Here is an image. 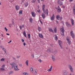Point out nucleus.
<instances>
[{"instance_id": "f257e3e1", "label": "nucleus", "mask_w": 75, "mask_h": 75, "mask_svg": "<svg viewBox=\"0 0 75 75\" xmlns=\"http://www.w3.org/2000/svg\"><path fill=\"white\" fill-rule=\"evenodd\" d=\"M10 64L12 66V68H14V70L15 71H18V70H19L18 69L17 64H15L14 62L11 63Z\"/></svg>"}, {"instance_id": "f03ea898", "label": "nucleus", "mask_w": 75, "mask_h": 75, "mask_svg": "<svg viewBox=\"0 0 75 75\" xmlns=\"http://www.w3.org/2000/svg\"><path fill=\"white\" fill-rule=\"evenodd\" d=\"M42 10L43 11V12L45 14H46L47 15H48V9H46L45 11H44V8H45V5H43L42 6Z\"/></svg>"}, {"instance_id": "7ed1b4c3", "label": "nucleus", "mask_w": 75, "mask_h": 75, "mask_svg": "<svg viewBox=\"0 0 75 75\" xmlns=\"http://www.w3.org/2000/svg\"><path fill=\"white\" fill-rule=\"evenodd\" d=\"M69 74L68 71L66 70H64L63 71V75H68Z\"/></svg>"}, {"instance_id": "20e7f679", "label": "nucleus", "mask_w": 75, "mask_h": 75, "mask_svg": "<svg viewBox=\"0 0 75 75\" xmlns=\"http://www.w3.org/2000/svg\"><path fill=\"white\" fill-rule=\"evenodd\" d=\"M60 30L62 33L61 34V35L64 36V32H65V30L63 28H61Z\"/></svg>"}, {"instance_id": "39448f33", "label": "nucleus", "mask_w": 75, "mask_h": 75, "mask_svg": "<svg viewBox=\"0 0 75 75\" xmlns=\"http://www.w3.org/2000/svg\"><path fill=\"white\" fill-rule=\"evenodd\" d=\"M56 18H57V20H62V17H60V16H59V15H57L56 16Z\"/></svg>"}, {"instance_id": "423d86ee", "label": "nucleus", "mask_w": 75, "mask_h": 75, "mask_svg": "<svg viewBox=\"0 0 75 75\" xmlns=\"http://www.w3.org/2000/svg\"><path fill=\"white\" fill-rule=\"evenodd\" d=\"M61 43H62V42L60 40H58L59 45L60 48H62H62H63V47H62V46L61 45Z\"/></svg>"}, {"instance_id": "0eeeda50", "label": "nucleus", "mask_w": 75, "mask_h": 75, "mask_svg": "<svg viewBox=\"0 0 75 75\" xmlns=\"http://www.w3.org/2000/svg\"><path fill=\"white\" fill-rule=\"evenodd\" d=\"M57 3L58 4H59L60 6H62L63 5V2L60 0L58 1Z\"/></svg>"}, {"instance_id": "6e6552de", "label": "nucleus", "mask_w": 75, "mask_h": 75, "mask_svg": "<svg viewBox=\"0 0 75 75\" xmlns=\"http://www.w3.org/2000/svg\"><path fill=\"white\" fill-rule=\"evenodd\" d=\"M66 25L67 27H71V25L69 22H67L66 23Z\"/></svg>"}, {"instance_id": "1a4fd4ad", "label": "nucleus", "mask_w": 75, "mask_h": 75, "mask_svg": "<svg viewBox=\"0 0 75 75\" xmlns=\"http://www.w3.org/2000/svg\"><path fill=\"white\" fill-rule=\"evenodd\" d=\"M68 67L69 68L71 72H73V69H72V66H71L70 65H68Z\"/></svg>"}, {"instance_id": "9d476101", "label": "nucleus", "mask_w": 75, "mask_h": 75, "mask_svg": "<svg viewBox=\"0 0 75 75\" xmlns=\"http://www.w3.org/2000/svg\"><path fill=\"white\" fill-rule=\"evenodd\" d=\"M70 35L73 38H74V33H73V31H72V30L71 31Z\"/></svg>"}, {"instance_id": "9b49d317", "label": "nucleus", "mask_w": 75, "mask_h": 75, "mask_svg": "<svg viewBox=\"0 0 75 75\" xmlns=\"http://www.w3.org/2000/svg\"><path fill=\"white\" fill-rule=\"evenodd\" d=\"M15 8L16 10H18L19 8H20V7L18 5H16L15 6Z\"/></svg>"}, {"instance_id": "f8f14e48", "label": "nucleus", "mask_w": 75, "mask_h": 75, "mask_svg": "<svg viewBox=\"0 0 75 75\" xmlns=\"http://www.w3.org/2000/svg\"><path fill=\"white\" fill-rule=\"evenodd\" d=\"M66 40L67 41V42L69 45L71 44V40H70L68 39V38H67Z\"/></svg>"}, {"instance_id": "ddd939ff", "label": "nucleus", "mask_w": 75, "mask_h": 75, "mask_svg": "<svg viewBox=\"0 0 75 75\" xmlns=\"http://www.w3.org/2000/svg\"><path fill=\"white\" fill-rule=\"evenodd\" d=\"M54 18H55V16L53 14L52 17H51L50 20H54Z\"/></svg>"}, {"instance_id": "4468645a", "label": "nucleus", "mask_w": 75, "mask_h": 75, "mask_svg": "<svg viewBox=\"0 0 75 75\" xmlns=\"http://www.w3.org/2000/svg\"><path fill=\"white\" fill-rule=\"evenodd\" d=\"M71 21L72 25H74V20L72 19H71Z\"/></svg>"}, {"instance_id": "2eb2a0df", "label": "nucleus", "mask_w": 75, "mask_h": 75, "mask_svg": "<svg viewBox=\"0 0 75 75\" xmlns=\"http://www.w3.org/2000/svg\"><path fill=\"white\" fill-rule=\"evenodd\" d=\"M39 36L40 38H44V37H43V36L41 34L39 33Z\"/></svg>"}, {"instance_id": "dca6fc26", "label": "nucleus", "mask_w": 75, "mask_h": 75, "mask_svg": "<svg viewBox=\"0 0 75 75\" xmlns=\"http://www.w3.org/2000/svg\"><path fill=\"white\" fill-rule=\"evenodd\" d=\"M31 14L33 17H35V13L34 12H31Z\"/></svg>"}, {"instance_id": "f3484780", "label": "nucleus", "mask_w": 75, "mask_h": 75, "mask_svg": "<svg viewBox=\"0 0 75 75\" xmlns=\"http://www.w3.org/2000/svg\"><path fill=\"white\" fill-rule=\"evenodd\" d=\"M12 23L13 25H15V23H14V20L13 19L12 20Z\"/></svg>"}, {"instance_id": "a211bd4d", "label": "nucleus", "mask_w": 75, "mask_h": 75, "mask_svg": "<svg viewBox=\"0 0 75 75\" xmlns=\"http://www.w3.org/2000/svg\"><path fill=\"white\" fill-rule=\"evenodd\" d=\"M52 66H51L50 68L47 70V71L48 72H50V71H52Z\"/></svg>"}, {"instance_id": "6ab92c4d", "label": "nucleus", "mask_w": 75, "mask_h": 75, "mask_svg": "<svg viewBox=\"0 0 75 75\" xmlns=\"http://www.w3.org/2000/svg\"><path fill=\"white\" fill-rule=\"evenodd\" d=\"M25 63L26 66H28V60L26 61Z\"/></svg>"}, {"instance_id": "aec40b11", "label": "nucleus", "mask_w": 75, "mask_h": 75, "mask_svg": "<svg viewBox=\"0 0 75 75\" xmlns=\"http://www.w3.org/2000/svg\"><path fill=\"white\" fill-rule=\"evenodd\" d=\"M54 36L55 40H56V41H57V40H58V37H57V36L56 35H55Z\"/></svg>"}, {"instance_id": "412c9836", "label": "nucleus", "mask_w": 75, "mask_h": 75, "mask_svg": "<svg viewBox=\"0 0 75 75\" xmlns=\"http://www.w3.org/2000/svg\"><path fill=\"white\" fill-rule=\"evenodd\" d=\"M23 35H24V36H25V37H26V38H27V36H26V33H25V31H24L23 33Z\"/></svg>"}, {"instance_id": "4be33fe9", "label": "nucleus", "mask_w": 75, "mask_h": 75, "mask_svg": "<svg viewBox=\"0 0 75 75\" xmlns=\"http://www.w3.org/2000/svg\"><path fill=\"white\" fill-rule=\"evenodd\" d=\"M49 31H50V32H52V33H54V31L53 30H52V28H49Z\"/></svg>"}, {"instance_id": "5701e85b", "label": "nucleus", "mask_w": 75, "mask_h": 75, "mask_svg": "<svg viewBox=\"0 0 75 75\" xmlns=\"http://www.w3.org/2000/svg\"><path fill=\"white\" fill-rule=\"evenodd\" d=\"M25 7H27V6H28V2H25Z\"/></svg>"}, {"instance_id": "b1692460", "label": "nucleus", "mask_w": 75, "mask_h": 75, "mask_svg": "<svg viewBox=\"0 0 75 75\" xmlns=\"http://www.w3.org/2000/svg\"><path fill=\"white\" fill-rule=\"evenodd\" d=\"M42 17L43 18H45V15L44 13H42Z\"/></svg>"}, {"instance_id": "393cba45", "label": "nucleus", "mask_w": 75, "mask_h": 75, "mask_svg": "<svg viewBox=\"0 0 75 75\" xmlns=\"http://www.w3.org/2000/svg\"><path fill=\"white\" fill-rule=\"evenodd\" d=\"M23 75H29V74L28 73L23 72Z\"/></svg>"}, {"instance_id": "a878e982", "label": "nucleus", "mask_w": 75, "mask_h": 75, "mask_svg": "<svg viewBox=\"0 0 75 75\" xmlns=\"http://www.w3.org/2000/svg\"><path fill=\"white\" fill-rule=\"evenodd\" d=\"M57 11L58 12V13H60V12H61V8H58L57 10Z\"/></svg>"}, {"instance_id": "bb28decb", "label": "nucleus", "mask_w": 75, "mask_h": 75, "mask_svg": "<svg viewBox=\"0 0 75 75\" xmlns=\"http://www.w3.org/2000/svg\"><path fill=\"white\" fill-rule=\"evenodd\" d=\"M30 21V23H33V19L31 18H30L29 19Z\"/></svg>"}, {"instance_id": "cd10ccee", "label": "nucleus", "mask_w": 75, "mask_h": 75, "mask_svg": "<svg viewBox=\"0 0 75 75\" xmlns=\"http://www.w3.org/2000/svg\"><path fill=\"white\" fill-rule=\"evenodd\" d=\"M52 58L53 61H55V57H54V56H52Z\"/></svg>"}, {"instance_id": "c85d7f7f", "label": "nucleus", "mask_w": 75, "mask_h": 75, "mask_svg": "<svg viewBox=\"0 0 75 75\" xmlns=\"http://www.w3.org/2000/svg\"><path fill=\"white\" fill-rule=\"evenodd\" d=\"M30 70L31 72L32 73H33V68L32 67H30Z\"/></svg>"}, {"instance_id": "c756f323", "label": "nucleus", "mask_w": 75, "mask_h": 75, "mask_svg": "<svg viewBox=\"0 0 75 75\" xmlns=\"http://www.w3.org/2000/svg\"><path fill=\"white\" fill-rule=\"evenodd\" d=\"M8 25H9V27L10 28H11V27H13V25H12V24L11 23L9 24Z\"/></svg>"}, {"instance_id": "7c9ffc66", "label": "nucleus", "mask_w": 75, "mask_h": 75, "mask_svg": "<svg viewBox=\"0 0 75 75\" xmlns=\"http://www.w3.org/2000/svg\"><path fill=\"white\" fill-rule=\"evenodd\" d=\"M4 70H5L3 68H1L0 69V71H4Z\"/></svg>"}, {"instance_id": "2f4dec72", "label": "nucleus", "mask_w": 75, "mask_h": 75, "mask_svg": "<svg viewBox=\"0 0 75 75\" xmlns=\"http://www.w3.org/2000/svg\"><path fill=\"white\" fill-rule=\"evenodd\" d=\"M24 25H21L20 26V28H24Z\"/></svg>"}, {"instance_id": "473e14b6", "label": "nucleus", "mask_w": 75, "mask_h": 75, "mask_svg": "<svg viewBox=\"0 0 75 75\" xmlns=\"http://www.w3.org/2000/svg\"><path fill=\"white\" fill-rule=\"evenodd\" d=\"M51 50H50V48H49L47 50V52H51Z\"/></svg>"}, {"instance_id": "72a5a7b5", "label": "nucleus", "mask_w": 75, "mask_h": 75, "mask_svg": "<svg viewBox=\"0 0 75 75\" xmlns=\"http://www.w3.org/2000/svg\"><path fill=\"white\" fill-rule=\"evenodd\" d=\"M28 38H30V34H28Z\"/></svg>"}, {"instance_id": "f704fd0d", "label": "nucleus", "mask_w": 75, "mask_h": 75, "mask_svg": "<svg viewBox=\"0 0 75 75\" xmlns=\"http://www.w3.org/2000/svg\"><path fill=\"white\" fill-rule=\"evenodd\" d=\"M13 74V71H11L9 73V75H10V74Z\"/></svg>"}, {"instance_id": "c9c22d12", "label": "nucleus", "mask_w": 75, "mask_h": 75, "mask_svg": "<svg viewBox=\"0 0 75 75\" xmlns=\"http://www.w3.org/2000/svg\"><path fill=\"white\" fill-rule=\"evenodd\" d=\"M22 12H23V11H22L20 10L19 12V13L20 14H22Z\"/></svg>"}, {"instance_id": "e433bc0d", "label": "nucleus", "mask_w": 75, "mask_h": 75, "mask_svg": "<svg viewBox=\"0 0 75 75\" xmlns=\"http://www.w3.org/2000/svg\"><path fill=\"white\" fill-rule=\"evenodd\" d=\"M31 57H32V59H33L34 57V54H32Z\"/></svg>"}, {"instance_id": "4c0bfd02", "label": "nucleus", "mask_w": 75, "mask_h": 75, "mask_svg": "<svg viewBox=\"0 0 75 75\" xmlns=\"http://www.w3.org/2000/svg\"><path fill=\"white\" fill-rule=\"evenodd\" d=\"M35 2V0H32V1H31L32 3H34Z\"/></svg>"}, {"instance_id": "58836bf2", "label": "nucleus", "mask_w": 75, "mask_h": 75, "mask_svg": "<svg viewBox=\"0 0 75 75\" xmlns=\"http://www.w3.org/2000/svg\"><path fill=\"white\" fill-rule=\"evenodd\" d=\"M73 11L74 14V15H75V9H73Z\"/></svg>"}, {"instance_id": "ea45409f", "label": "nucleus", "mask_w": 75, "mask_h": 75, "mask_svg": "<svg viewBox=\"0 0 75 75\" xmlns=\"http://www.w3.org/2000/svg\"><path fill=\"white\" fill-rule=\"evenodd\" d=\"M4 61V58H2L1 59V61Z\"/></svg>"}, {"instance_id": "a19ab883", "label": "nucleus", "mask_w": 75, "mask_h": 75, "mask_svg": "<svg viewBox=\"0 0 75 75\" xmlns=\"http://www.w3.org/2000/svg\"><path fill=\"white\" fill-rule=\"evenodd\" d=\"M54 33H57V29L55 28L54 29Z\"/></svg>"}, {"instance_id": "79ce46f5", "label": "nucleus", "mask_w": 75, "mask_h": 75, "mask_svg": "<svg viewBox=\"0 0 75 75\" xmlns=\"http://www.w3.org/2000/svg\"><path fill=\"white\" fill-rule=\"evenodd\" d=\"M38 30L39 31H41V28H38Z\"/></svg>"}, {"instance_id": "37998d69", "label": "nucleus", "mask_w": 75, "mask_h": 75, "mask_svg": "<svg viewBox=\"0 0 75 75\" xmlns=\"http://www.w3.org/2000/svg\"><path fill=\"white\" fill-rule=\"evenodd\" d=\"M57 52V51L55 50L54 51V54H56Z\"/></svg>"}, {"instance_id": "c03bdc74", "label": "nucleus", "mask_w": 75, "mask_h": 75, "mask_svg": "<svg viewBox=\"0 0 75 75\" xmlns=\"http://www.w3.org/2000/svg\"><path fill=\"white\" fill-rule=\"evenodd\" d=\"M20 56H17L16 57V58H17V59H18V58H20Z\"/></svg>"}, {"instance_id": "a18cd8bd", "label": "nucleus", "mask_w": 75, "mask_h": 75, "mask_svg": "<svg viewBox=\"0 0 75 75\" xmlns=\"http://www.w3.org/2000/svg\"><path fill=\"white\" fill-rule=\"evenodd\" d=\"M12 58L13 59V60H14V61H16V58L15 57H13Z\"/></svg>"}, {"instance_id": "49530a36", "label": "nucleus", "mask_w": 75, "mask_h": 75, "mask_svg": "<svg viewBox=\"0 0 75 75\" xmlns=\"http://www.w3.org/2000/svg\"><path fill=\"white\" fill-rule=\"evenodd\" d=\"M15 31H18V29L16 28L15 29Z\"/></svg>"}, {"instance_id": "de8ad7c7", "label": "nucleus", "mask_w": 75, "mask_h": 75, "mask_svg": "<svg viewBox=\"0 0 75 75\" xmlns=\"http://www.w3.org/2000/svg\"><path fill=\"white\" fill-rule=\"evenodd\" d=\"M37 11H38V13H40L41 12V11H40V9H39Z\"/></svg>"}, {"instance_id": "09e8293b", "label": "nucleus", "mask_w": 75, "mask_h": 75, "mask_svg": "<svg viewBox=\"0 0 75 75\" xmlns=\"http://www.w3.org/2000/svg\"><path fill=\"white\" fill-rule=\"evenodd\" d=\"M38 61H39L40 62H41V59H39Z\"/></svg>"}, {"instance_id": "8fccbe9b", "label": "nucleus", "mask_w": 75, "mask_h": 75, "mask_svg": "<svg viewBox=\"0 0 75 75\" xmlns=\"http://www.w3.org/2000/svg\"><path fill=\"white\" fill-rule=\"evenodd\" d=\"M2 50L3 51H6V49H5V48L4 47V48H3L2 49Z\"/></svg>"}, {"instance_id": "3c124183", "label": "nucleus", "mask_w": 75, "mask_h": 75, "mask_svg": "<svg viewBox=\"0 0 75 75\" xmlns=\"http://www.w3.org/2000/svg\"><path fill=\"white\" fill-rule=\"evenodd\" d=\"M40 23H41V24H42V22L41 21V20H40Z\"/></svg>"}, {"instance_id": "603ef678", "label": "nucleus", "mask_w": 75, "mask_h": 75, "mask_svg": "<svg viewBox=\"0 0 75 75\" xmlns=\"http://www.w3.org/2000/svg\"><path fill=\"white\" fill-rule=\"evenodd\" d=\"M25 45H26V43H25V42H24L23 43V45L24 46H25Z\"/></svg>"}, {"instance_id": "864d4df0", "label": "nucleus", "mask_w": 75, "mask_h": 75, "mask_svg": "<svg viewBox=\"0 0 75 75\" xmlns=\"http://www.w3.org/2000/svg\"><path fill=\"white\" fill-rule=\"evenodd\" d=\"M21 41H22V42H24V39H22L21 40Z\"/></svg>"}, {"instance_id": "5fc2aeb1", "label": "nucleus", "mask_w": 75, "mask_h": 75, "mask_svg": "<svg viewBox=\"0 0 75 75\" xmlns=\"http://www.w3.org/2000/svg\"><path fill=\"white\" fill-rule=\"evenodd\" d=\"M5 67V65L4 64L2 67V68H4V67Z\"/></svg>"}, {"instance_id": "6e6d98bb", "label": "nucleus", "mask_w": 75, "mask_h": 75, "mask_svg": "<svg viewBox=\"0 0 75 75\" xmlns=\"http://www.w3.org/2000/svg\"><path fill=\"white\" fill-rule=\"evenodd\" d=\"M62 23L63 24V25H64V22L63 21H62Z\"/></svg>"}, {"instance_id": "4d7b16f0", "label": "nucleus", "mask_w": 75, "mask_h": 75, "mask_svg": "<svg viewBox=\"0 0 75 75\" xmlns=\"http://www.w3.org/2000/svg\"><path fill=\"white\" fill-rule=\"evenodd\" d=\"M1 48H2V49L4 48V47H3V46H1Z\"/></svg>"}, {"instance_id": "13d9d810", "label": "nucleus", "mask_w": 75, "mask_h": 75, "mask_svg": "<svg viewBox=\"0 0 75 75\" xmlns=\"http://www.w3.org/2000/svg\"><path fill=\"white\" fill-rule=\"evenodd\" d=\"M62 7L63 8H65V6H62Z\"/></svg>"}, {"instance_id": "bf43d9fd", "label": "nucleus", "mask_w": 75, "mask_h": 75, "mask_svg": "<svg viewBox=\"0 0 75 75\" xmlns=\"http://www.w3.org/2000/svg\"><path fill=\"white\" fill-rule=\"evenodd\" d=\"M5 30H6V31L7 32V28H5Z\"/></svg>"}, {"instance_id": "052dcab7", "label": "nucleus", "mask_w": 75, "mask_h": 75, "mask_svg": "<svg viewBox=\"0 0 75 75\" xmlns=\"http://www.w3.org/2000/svg\"><path fill=\"white\" fill-rule=\"evenodd\" d=\"M10 42H11V40H10L9 42H8V43L9 44H10Z\"/></svg>"}, {"instance_id": "680f3d73", "label": "nucleus", "mask_w": 75, "mask_h": 75, "mask_svg": "<svg viewBox=\"0 0 75 75\" xmlns=\"http://www.w3.org/2000/svg\"><path fill=\"white\" fill-rule=\"evenodd\" d=\"M69 1L70 2H72V1H73V0H69Z\"/></svg>"}, {"instance_id": "e2e57ef3", "label": "nucleus", "mask_w": 75, "mask_h": 75, "mask_svg": "<svg viewBox=\"0 0 75 75\" xmlns=\"http://www.w3.org/2000/svg\"><path fill=\"white\" fill-rule=\"evenodd\" d=\"M37 1L38 3H40V0H37Z\"/></svg>"}, {"instance_id": "0e129e2a", "label": "nucleus", "mask_w": 75, "mask_h": 75, "mask_svg": "<svg viewBox=\"0 0 75 75\" xmlns=\"http://www.w3.org/2000/svg\"><path fill=\"white\" fill-rule=\"evenodd\" d=\"M22 66H23V65L21 64H19V66L20 67H22Z\"/></svg>"}, {"instance_id": "69168bd1", "label": "nucleus", "mask_w": 75, "mask_h": 75, "mask_svg": "<svg viewBox=\"0 0 75 75\" xmlns=\"http://www.w3.org/2000/svg\"><path fill=\"white\" fill-rule=\"evenodd\" d=\"M35 72L37 73V70H35Z\"/></svg>"}, {"instance_id": "338daca9", "label": "nucleus", "mask_w": 75, "mask_h": 75, "mask_svg": "<svg viewBox=\"0 0 75 75\" xmlns=\"http://www.w3.org/2000/svg\"><path fill=\"white\" fill-rule=\"evenodd\" d=\"M6 35H10V34L8 33H6Z\"/></svg>"}, {"instance_id": "774afa93", "label": "nucleus", "mask_w": 75, "mask_h": 75, "mask_svg": "<svg viewBox=\"0 0 75 75\" xmlns=\"http://www.w3.org/2000/svg\"><path fill=\"white\" fill-rule=\"evenodd\" d=\"M56 22L57 24H58V21H56Z\"/></svg>"}]
</instances>
